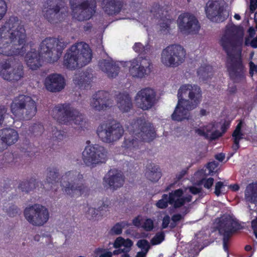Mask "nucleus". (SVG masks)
Here are the masks:
<instances>
[{
  "instance_id": "obj_61",
  "label": "nucleus",
  "mask_w": 257,
  "mask_h": 257,
  "mask_svg": "<svg viewBox=\"0 0 257 257\" xmlns=\"http://www.w3.org/2000/svg\"><path fill=\"white\" fill-rule=\"evenodd\" d=\"M229 126V123L227 122H224L222 124V125L221 126L220 130L221 131V133H222V135L224 134L227 130Z\"/></svg>"
},
{
  "instance_id": "obj_7",
  "label": "nucleus",
  "mask_w": 257,
  "mask_h": 257,
  "mask_svg": "<svg viewBox=\"0 0 257 257\" xmlns=\"http://www.w3.org/2000/svg\"><path fill=\"white\" fill-rule=\"evenodd\" d=\"M92 58V51L89 45L81 42L69 48L65 54L63 65L67 69L75 70L89 63Z\"/></svg>"
},
{
  "instance_id": "obj_1",
  "label": "nucleus",
  "mask_w": 257,
  "mask_h": 257,
  "mask_svg": "<svg viewBox=\"0 0 257 257\" xmlns=\"http://www.w3.org/2000/svg\"><path fill=\"white\" fill-rule=\"evenodd\" d=\"M58 176V170L55 167H49L44 184L37 182L35 178L32 177L29 180L20 182L18 188L22 192L26 193L33 191L37 187L44 189L46 191H56L59 184ZM84 182L83 175L80 172L72 170L62 176L60 184L67 195L72 197H78L82 195L88 194L89 191V188Z\"/></svg>"
},
{
  "instance_id": "obj_50",
  "label": "nucleus",
  "mask_w": 257,
  "mask_h": 257,
  "mask_svg": "<svg viewBox=\"0 0 257 257\" xmlns=\"http://www.w3.org/2000/svg\"><path fill=\"white\" fill-rule=\"evenodd\" d=\"M205 128H198L196 129L195 131L199 136L204 137L206 139H208V133L210 131Z\"/></svg>"
},
{
  "instance_id": "obj_17",
  "label": "nucleus",
  "mask_w": 257,
  "mask_h": 257,
  "mask_svg": "<svg viewBox=\"0 0 257 257\" xmlns=\"http://www.w3.org/2000/svg\"><path fill=\"white\" fill-rule=\"evenodd\" d=\"M61 5L57 0H47L45 3L43 15L51 24L60 23L68 15V11H64Z\"/></svg>"
},
{
  "instance_id": "obj_49",
  "label": "nucleus",
  "mask_w": 257,
  "mask_h": 257,
  "mask_svg": "<svg viewBox=\"0 0 257 257\" xmlns=\"http://www.w3.org/2000/svg\"><path fill=\"white\" fill-rule=\"evenodd\" d=\"M188 213V209L185 207V211L184 212L183 215L180 214H175L172 215L171 220L173 222H178L183 219L185 215Z\"/></svg>"
},
{
  "instance_id": "obj_48",
  "label": "nucleus",
  "mask_w": 257,
  "mask_h": 257,
  "mask_svg": "<svg viewBox=\"0 0 257 257\" xmlns=\"http://www.w3.org/2000/svg\"><path fill=\"white\" fill-rule=\"evenodd\" d=\"M7 11V5L5 0H0V20L5 16Z\"/></svg>"
},
{
  "instance_id": "obj_35",
  "label": "nucleus",
  "mask_w": 257,
  "mask_h": 257,
  "mask_svg": "<svg viewBox=\"0 0 257 257\" xmlns=\"http://www.w3.org/2000/svg\"><path fill=\"white\" fill-rule=\"evenodd\" d=\"M175 208H179L183 206L186 202H190L192 200V196L189 195L185 197H183V195L179 197H175Z\"/></svg>"
},
{
  "instance_id": "obj_34",
  "label": "nucleus",
  "mask_w": 257,
  "mask_h": 257,
  "mask_svg": "<svg viewBox=\"0 0 257 257\" xmlns=\"http://www.w3.org/2000/svg\"><path fill=\"white\" fill-rule=\"evenodd\" d=\"M110 205V202L106 198L105 201L102 202V205L99 206L97 209H96L95 208H89L88 213H90L91 215V218L93 219L98 215V212L102 210H106V209H107L109 208Z\"/></svg>"
},
{
  "instance_id": "obj_38",
  "label": "nucleus",
  "mask_w": 257,
  "mask_h": 257,
  "mask_svg": "<svg viewBox=\"0 0 257 257\" xmlns=\"http://www.w3.org/2000/svg\"><path fill=\"white\" fill-rule=\"evenodd\" d=\"M65 132L64 131L58 130L56 127H55L52 130V137L51 139L53 141L62 140L66 136Z\"/></svg>"
},
{
  "instance_id": "obj_54",
  "label": "nucleus",
  "mask_w": 257,
  "mask_h": 257,
  "mask_svg": "<svg viewBox=\"0 0 257 257\" xmlns=\"http://www.w3.org/2000/svg\"><path fill=\"white\" fill-rule=\"evenodd\" d=\"M7 112V109L5 106L0 105V125H1L3 122L4 119V116Z\"/></svg>"
},
{
  "instance_id": "obj_45",
  "label": "nucleus",
  "mask_w": 257,
  "mask_h": 257,
  "mask_svg": "<svg viewBox=\"0 0 257 257\" xmlns=\"http://www.w3.org/2000/svg\"><path fill=\"white\" fill-rule=\"evenodd\" d=\"M44 126L41 123H35L31 126V131L36 135L41 134L44 132Z\"/></svg>"
},
{
  "instance_id": "obj_3",
  "label": "nucleus",
  "mask_w": 257,
  "mask_h": 257,
  "mask_svg": "<svg viewBox=\"0 0 257 257\" xmlns=\"http://www.w3.org/2000/svg\"><path fill=\"white\" fill-rule=\"evenodd\" d=\"M26 30L17 17H10L0 28V54L23 56L26 51Z\"/></svg>"
},
{
  "instance_id": "obj_9",
  "label": "nucleus",
  "mask_w": 257,
  "mask_h": 257,
  "mask_svg": "<svg viewBox=\"0 0 257 257\" xmlns=\"http://www.w3.org/2000/svg\"><path fill=\"white\" fill-rule=\"evenodd\" d=\"M11 110L18 118L30 120L35 115L37 109L36 103L31 97L19 95L13 100Z\"/></svg>"
},
{
  "instance_id": "obj_40",
  "label": "nucleus",
  "mask_w": 257,
  "mask_h": 257,
  "mask_svg": "<svg viewBox=\"0 0 257 257\" xmlns=\"http://www.w3.org/2000/svg\"><path fill=\"white\" fill-rule=\"evenodd\" d=\"M137 246L142 249V251L148 252L151 248L149 241L146 239H140L137 243Z\"/></svg>"
},
{
  "instance_id": "obj_47",
  "label": "nucleus",
  "mask_w": 257,
  "mask_h": 257,
  "mask_svg": "<svg viewBox=\"0 0 257 257\" xmlns=\"http://www.w3.org/2000/svg\"><path fill=\"white\" fill-rule=\"evenodd\" d=\"M201 182L205 188L209 189L213 184L214 179L211 177L209 178H203Z\"/></svg>"
},
{
  "instance_id": "obj_51",
  "label": "nucleus",
  "mask_w": 257,
  "mask_h": 257,
  "mask_svg": "<svg viewBox=\"0 0 257 257\" xmlns=\"http://www.w3.org/2000/svg\"><path fill=\"white\" fill-rule=\"evenodd\" d=\"M250 76L252 77L254 73H257V65H255L253 62L250 61L249 63Z\"/></svg>"
},
{
  "instance_id": "obj_58",
  "label": "nucleus",
  "mask_w": 257,
  "mask_h": 257,
  "mask_svg": "<svg viewBox=\"0 0 257 257\" xmlns=\"http://www.w3.org/2000/svg\"><path fill=\"white\" fill-rule=\"evenodd\" d=\"M133 245V242L129 238L126 239H124L123 246L124 247V248L128 249L130 250L131 247Z\"/></svg>"
},
{
  "instance_id": "obj_46",
  "label": "nucleus",
  "mask_w": 257,
  "mask_h": 257,
  "mask_svg": "<svg viewBox=\"0 0 257 257\" xmlns=\"http://www.w3.org/2000/svg\"><path fill=\"white\" fill-rule=\"evenodd\" d=\"M225 185L221 181L217 182L215 185L214 194L217 196H219L222 193L223 189L224 188Z\"/></svg>"
},
{
  "instance_id": "obj_57",
  "label": "nucleus",
  "mask_w": 257,
  "mask_h": 257,
  "mask_svg": "<svg viewBox=\"0 0 257 257\" xmlns=\"http://www.w3.org/2000/svg\"><path fill=\"white\" fill-rule=\"evenodd\" d=\"M251 225L253 233L257 238V217L251 221Z\"/></svg>"
},
{
  "instance_id": "obj_32",
  "label": "nucleus",
  "mask_w": 257,
  "mask_h": 257,
  "mask_svg": "<svg viewBox=\"0 0 257 257\" xmlns=\"http://www.w3.org/2000/svg\"><path fill=\"white\" fill-rule=\"evenodd\" d=\"M245 199L251 203H257V182L249 184L245 190Z\"/></svg>"
},
{
  "instance_id": "obj_33",
  "label": "nucleus",
  "mask_w": 257,
  "mask_h": 257,
  "mask_svg": "<svg viewBox=\"0 0 257 257\" xmlns=\"http://www.w3.org/2000/svg\"><path fill=\"white\" fill-rule=\"evenodd\" d=\"M197 74L203 81H207L213 75V67L209 65H201L197 70Z\"/></svg>"
},
{
  "instance_id": "obj_4",
  "label": "nucleus",
  "mask_w": 257,
  "mask_h": 257,
  "mask_svg": "<svg viewBox=\"0 0 257 257\" xmlns=\"http://www.w3.org/2000/svg\"><path fill=\"white\" fill-rule=\"evenodd\" d=\"M67 43L61 38H46L41 43L40 53L35 49H31L26 55L27 65L32 70H37L42 66V58L40 53L44 54L48 62H57L62 55Z\"/></svg>"
},
{
  "instance_id": "obj_21",
  "label": "nucleus",
  "mask_w": 257,
  "mask_h": 257,
  "mask_svg": "<svg viewBox=\"0 0 257 257\" xmlns=\"http://www.w3.org/2000/svg\"><path fill=\"white\" fill-rule=\"evenodd\" d=\"M156 92L150 88H145L140 90L136 96L138 106L144 110L153 107L156 103Z\"/></svg>"
},
{
  "instance_id": "obj_63",
  "label": "nucleus",
  "mask_w": 257,
  "mask_h": 257,
  "mask_svg": "<svg viewBox=\"0 0 257 257\" xmlns=\"http://www.w3.org/2000/svg\"><path fill=\"white\" fill-rule=\"evenodd\" d=\"M250 45L253 48H257V36L251 41Z\"/></svg>"
},
{
  "instance_id": "obj_59",
  "label": "nucleus",
  "mask_w": 257,
  "mask_h": 257,
  "mask_svg": "<svg viewBox=\"0 0 257 257\" xmlns=\"http://www.w3.org/2000/svg\"><path fill=\"white\" fill-rule=\"evenodd\" d=\"M257 9V0H250L249 9L251 13H253Z\"/></svg>"
},
{
  "instance_id": "obj_20",
  "label": "nucleus",
  "mask_w": 257,
  "mask_h": 257,
  "mask_svg": "<svg viewBox=\"0 0 257 257\" xmlns=\"http://www.w3.org/2000/svg\"><path fill=\"white\" fill-rule=\"evenodd\" d=\"M11 61L12 58H10L0 63V76L5 80L9 81H17L23 77V67L19 65L10 70L12 65Z\"/></svg>"
},
{
  "instance_id": "obj_5",
  "label": "nucleus",
  "mask_w": 257,
  "mask_h": 257,
  "mask_svg": "<svg viewBox=\"0 0 257 257\" xmlns=\"http://www.w3.org/2000/svg\"><path fill=\"white\" fill-rule=\"evenodd\" d=\"M131 138H124L122 147L125 155L133 156L135 151L140 149L141 142H151L156 137L155 128L151 123L146 121L144 118L134 119L127 127Z\"/></svg>"
},
{
  "instance_id": "obj_56",
  "label": "nucleus",
  "mask_w": 257,
  "mask_h": 257,
  "mask_svg": "<svg viewBox=\"0 0 257 257\" xmlns=\"http://www.w3.org/2000/svg\"><path fill=\"white\" fill-rule=\"evenodd\" d=\"M123 238L121 237H117L114 242V247L116 248H119L121 246H123Z\"/></svg>"
},
{
  "instance_id": "obj_60",
  "label": "nucleus",
  "mask_w": 257,
  "mask_h": 257,
  "mask_svg": "<svg viewBox=\"0 0 257 257\" xmlns=\"http://www.w3.org/2000/svg\"><path fill=\"white\" fill-rule=\"evenodd\" d=\"M118 249H116L114 250H113V252L112 253L113 255H118L120 253H125L126 252H129L130 249H125V248H117Z\"/></svg>"
},
{
  "instance_id": "obj_29",
  "label": "nucleus",
  "mask_w": 257,
  "mask_h": 257,
  "mask_svg": "<svg viewBox=\"0 0 257 257\" xmlns=\"http://www.w3.org/2000/svg\"><path fill=\"white\" fill-rule=\"evenodd\" d=\"M0 137L6 147L16 143L19 139L18 132L12 128H5L0 130Z\"/></svg>"
},
{
  "instance_id": "obj_6",
  "label": "nucleus",
  "mask_w": 257,
  "mask_h": 257,
  "mask_svg": "<svg viewBox=\"0 0 257 257\" xmlns=\"http://www.w3.org/2000/svg\"><path fill=\"white\" fill-rule=\"evenodd\" d=\"M178 103L171 117L173 120L181 121L188 118L189 110L196 108L202 99V91L197 85H182L178 91Z\"/></svg>"
},
{
  "instance_id": "obj_55",
  "label": "nucleus",
  "mask_w": 257,
  "mask_h": 257,
  "mask_svg": "<svg viewBox=\"0 0 257 257\" xmlns=\"http://www.w3.org/2000/svg\"><path fill=\"white\" fill-rule=\"evenodd\" d=\"M222 136V133H221L219 131L216 130L213 132L210 136L209 137V139L211 140H215L216 139H218L219 137Z\"/></svg>"
},
{
  "instance_id": "obj_37",
  "label": "nucleus",
  "mask_w": 257,
  "mask_h": 257,
  "mask_svg": "<svg viewBox=\"0 0 257 257\" xmlns=\"http://www.w3.org/2000/svg\"><path fill=\"white\" fill-rule=\"evenodd\" d=\"M89 78L85 73H80L79 77H76L74 81L75 83L80 86H83L86 84H88V82H90L88 80Z\"/></svg>"
},
{
  "instance_id": "obj_12",
  "label": "nucleus",
  "mask_w": 257,
  "mask_h": 257,
  "mask_svg": "<svg viewBox=\"0 0 257 257\" xmlns=\"http://www.w3.org/2000/svg\"><path fill=\"white\" fill-rule=\"evenodd\" d=\"M186 54L185 49L181 45H170L163 50L161 61L165 66L176 67L184 62Z\"/></svg>"
},
{
  "instance_id": "obj_31",
  "label": "nucleus",
  "mask_w": 257,
  "mask_h": 257,
  "mask_svg": "<svg viewBox=\"0 0 257 257\" xmlns=\"http://www.w3.org/2000/svg\"><path fill=\"white\" fill-rule=\"evenodd\" d=\"M145 175L149 180L156 182L161 178L162 173L158 166L150 163L147 166Z\"/></svg>"
},
{
  "instance_id": "obj_14",
  "label": "nucleus",
  "mask_w": 257,
  "mask_h": 257,
  "mask_svg": "<svg viewBox=\"0 0 257 257\" xmlns=\"http://www.w3.org/2000/svg\"><path fill=\"white\" fill-rule=\"evenodd\" d=\"M106 158L107 151L103 147L98 145L87 146L82 152V159L84 164L91 168L105 163Z\"/></svg>"
},
{
  "instance_id": "obj_16",
  "label": "nucleus",
  "mask_w": 257,
  "mask_h": 257,
  "mask_svg": "<svg viewBox=\"0 0 257 257\" xmlns=\"http://www.w3.org/2000/svg\"><path fill=\"white\" fill-rule=\"evenodd\" d=\"M129 72L134 78L142 79L149 76L153 70L151 60L145 56H139L130 61Z\"/></svg>"
},
{
  "instance_id": "obj_43",
  "label": "nucleus",
  "mask_w": 257,
  "mask_h": 257,
  "mask_svg": "<svg viewBox=\"0 0 257 257\" xmlns=\"http://www.w3.org/2000/svg\"><path fill=\"white\" fill-rule=\"evenodd\" d=\"M218 166V163L215 161L209 162L206 166V168L208 170L207 175H213V173L215 172V170L217 168Z\"/></svg>"
},
{
  "instance_id": "obj_11",
  "label": "nucleus",
  "mask_w": 257,
  "mask_h": 257,
  "mask_svg": "<svg viewBox=\"0 0 257 257\" xmlns=\"http://www.w3.org/2000/svg\"><path fill=\"white\" fill-rule=\"evenodd\" d=\"M72 16L78 21L90 20L96 11V0H70Z\"/></svg>"
},
{
  "instance_id": "obj_8",
  "label": "nucleus",
  "mask_w": 257,
  "mask_h": 257,
  "mask_svg": "<svg viewBox=\"0 0 257 257\" xmlns=\"http://www.w3.org/2000/svg\"><path fill=\"white\" fill-rule=\"evenodd\" d=\"M52 116L59 124H82L84 116L77 109L72 107L70 103H59L52 110Z\"/></svg>"
},
{
  "instance_id": "obj_42",
  "label": "nucleus",
  "mask_w": 257,
  "mask_h": 257,
  "mask_svg": "<svg viewBox=\"0 0 257 257\" xmlns=\"http://www.w3.org/2000/svg\"><path fill=\"white\" fill-rule=\"evenodd\" d=\"M232 136L233 140V144L232 146V149L235 153L240 148L239 142L240 140H241L243 138V136L232 135Z\"/></svg>"
},
{
  "instance_id": "obj_36",
  "label": "nucleus",
  "mask_w": 257,
  "mask_h": 257,
  "mask_svg": "<svg viewBox=\"0 0 257 257\" xmlns=\"http://www.w3.org/2000/svg\"><path fill=\"white\" fill-rule=\"evenodd\" d=\"M133 50L139 55H145L149 51V46H144L141 43H135L133 46Z\"/></svg>"
},
{
  "instance_id": "obj_39",
  "label": "nucleus",
  "mask_w": 257,
  "mask_h": 257,
  "mask_svg": "<svg viewBox=\"0 0 257 257\" xmlns=\"http://www.w3.org/2000/svg\"><path fill=\"white\" fill-rule=\"evenodd\" d=\"M124 224L123 222L116 223L110 230L109 233L112 235H119L122 233Z\"/></svg>"
},
{
  "instance_id": "obj_27",
  "label": "nucleus",
  "mask_w": 257,
  "mask_h": 257,
  "mask_svg": "<svg viewBox=\"0 0 257 257\" xmlns=\"http://www.w3.org/2000/svg\"><path fill=\"white\" fill-rule=\"evenodd\" d=\"M183 195V191L181 189H176L169 193V195L164 194L162 196V199L156 203L157 207L160 209H165L168 206V203L173 205L175 208V197H179Z\"/></svg>"
},
{
  "instance_id": "obj_24",
  "label": "nucleus",
  "mask_w": 257,
  "mask_h": 257,
  "mask_svg": "<svg viewBox=\"0 0 257 257\" xmlns=\"http://www.w3.org/2000/svg\"><path fill=\"white\" fill-rule=\"evenodd\" d=\"M124 182V176L117 170H110L103 178L104 186L112 190H115L122 187Z\"/></svg>"
},
{
  "instance_id": "obj_62",
  "label": "nucleus",
  "mask_w": 257,
  "mask_h": 257,
  "mask_svg": "<svg viewBox=\"0 0 257 257\" xmlns=\"http://www.w3.org/2000/svg\"><path fill=\"white\" fill-rule=\"evenodd\" d=\"M215 158L220 162H222L225 159V154L222 153L217 154L215 156Z\"/></svg>"
},
{
  "instance_id": "obj_26",
  "label": "nucleus",
  "mask_w": 257,
  "mask_h": 257,
  "mask_svg": "<svg viewBox=\"0 0 257 257\" xmlns=\"http://www.w3.org/2000/svg\"><path fill=\"white\" fill-rule=\"evenodd\" d=\"M124 0H102L101 7L104 13L109 16H116L122 11Z\"/></svg>"
},
{
  "instance_id": "obj_53",
  "label": "nucleus",
  "mask_w": 257,
  "mask_h": 257,
  "mask_svg": "<svg viewBox=\"0 0 257 257\" xmlns=\"http://www.w3.org/2000/svg\"><path fill=\"white\" fill-rule=\"evenodd\" d=\"M170 222V217L168 215H166L163 219L162 223V228L163 229L167 228Z\"/></svg>"
},
{
  "instance_id": "obj_13",
  "label": "nucleus",
  "mask_w": 257,
  "mask_h": 257,
  "mask_svg": "<svg viewBox=\"0 0 257 257\" xmlns=\"http://www.w3.org/2000/svg\"><path fill=\"white\" fill-rule=\"evenodd\" d=\"M242 228L241 224L229 215L224 216L219 219L218 229L223 235V245L225 251L228 250V242L232 234Z\"/></svg>"
},
{
  "instance_id": "obj_19",
  "label": "nucleus",
  "mask_w": 257,
  "mask_h": 257,
  "mask_svg": "<svg viewBox=\"0 0 257 257\" xmlns=\"http://www.w3.org/2000/svg\"><path fill=\"white\" fill-rule=\"evenodd\" d=\"M177 23L179 31L183 34H197L200 29L197 19L189 13H184L180 15Z\"/></svg>"
},
{
  "instance_id": "obj_44",
  "label": "nucleus",
  "mask_w": 257,
  "mask_h": 257,
  "mask_svg": "<svg viewBox=\"0 0 257 257\" xmlns=\"http://www.w3.org/2000/svg\"><path fill=\"white\" fill-rule=\"evenodd\" d=\"M142 227L147 231H151L154 228V222L153 220L151 218L146 219Z\"/></svg>"
},
{
  "instance_id": "obj_2",
  "label": "nucleus",
  "mask_w": 257,
  "mask_h": 257,
  "mask_svg": "<svg viewBox=\"0 0 257 257\" xmlns=\"http://www.w3.org/2000/svg\"><path fill=\"white\" fill-rule=\"evenodd\" d=\"M243 36L240 29L232 26L226 27L220 40V44L227 56V68L229 76L234 82H239L244 78L241 57Z\"/></svg>"
},
{
  "instance_id": "obj_22",
  "label": "nucleus",
  "mask_w": 257,
  "mask_h": 257,
  "mask_svg": "<svg viewBox=\"0 0 257 257\" xmlns=\"http://www.w3.org/2000/svg\"><path fill=\"white\" fill-rule=\"evenodd\" d=\"M150 13L152 14L155 18L160 19L163 22L160 24L161 31L165 34L169 33L170 25L173 21V19L168 14V11L164 7H161L160 5L154 3L151 7Z\"/></svg>"
},
{
  "instance_id": "obj_23",
  "label": "nucleus",
  "mask_w": 257,
  "mask_h": 257,
  "mask_svg": "<svg viewBox=\"0 0 257 257\" xmlns=\"http://www.w3.org/2000/svg\"><path fill=\"white\" fill-rule=\"evenodd\" d=\"M44 85L46 89L50 92H60L65 86V80L62 75L53 73L46 78Z\"/></svg>"
},
{
  "instance_id": "obj_64",
  "label": "nucleus",
  "mask_w": 257,
  "mask_h": 257,
  "mask_svg": "<svg viewBox=\"0 0 257 257\" xmlns=\"http://www.w3.org/2000/svg\"><path fill=\"white\" fill-rule=\"evenodd\" d=\"M229 188L233 191H237L239 189V186L236 184H231L229 186Z\"/></svg>"
},
{
  "instance_id": "obj_30",
  "label": "nucleus",
  "mask_w": 257,
  "mask_h": 257,
  "mask_svg": "<svg viewBox=\"0 0 257 257\" xmlns=\"http://www.w3.org/2000/svg\"><path fill=\"white\" fill-rule=\"evenodd\" d=\"M117 105L121 111L126 112L133 107L132 99L127 93H120L117 96Z\"/></svg>"
},
{
  "instance_id": "obj_18",
  "label": "nucleus",
  "mask_w": 257,
  "mask_h": 257,
  "mask_svg": "<svg viewBox=\"0 0 257 257\" xmlns=\"http://www.w3.org/2000/svg\"><path fill=\"white\" fill-rule=\"evenodd\" d=\"M205 11L207 17L212 22H222L228 16L222 0H209L206 5Z\"/></svg>"
},
{
  "instance_id": "obj_41",
  "label": "nucleus",
  "mask_w": 257,
  "mask_h": 257,
  "mask_svg": "<svg viewBox=\"0 0 257 257\" xmlns=\"http://www.w3.org/2000/svg\"><path fill=\"white\" fill-rule=\"evenodd\" d=\"M165 239V234L163 232L157 233L152 238L151 241L153 245L160 244Z\"/></svg>"
},
{
  "instance_id": "obj_15",
  "label": "nucleus",
  "mask_w": 257,
  "mask_h": 257,
  "mask_svg": "<svg viewBox=\"0 0 257 257\" xmlns=\"http://www.w3.org/2000/svg\"><path fill=\"white\" fill-rule=\"evenodd\" d=\"M24 215L30 223L37 226L43 225L49 218L48 209L39 204H34L26 207L24 210Z\"/></svg>"
},
{
  "instance_id": "obj_25",
  "label": "nucleus",
  "mask_w": 257,
  "mask_h": 257,
  "mask_svg": "<svg viewBox=\"0 0 257 257\" xmlns=\"http://www.w3.org/2000/svg\"><path fill=\"white\" fill-rule=\"evenodd\" d=\"M112 104L111 100L109 97L108 92L99 90L95 93L93 96V99L91 102L92 108L98 111L106 109Z\"/></svg>"
},
{
  "instance_id": "obj_10",
  "label": "nucleus",
  "mask_w": 257,
  "mask_h": 257,
  "mask_svg": "<svg viewBox=\"0 0 257 257\" xmlns=\"http://www.w3.org/2000/svg\"><path fill=\"white\" fill-rule=\"evenodd\" d=\"M96 133L102 142L110 144L119 140L123 135L124 130L119 122L109 119L99 125Z\"/></svg>"
},
{
  "instance_id": "obj_28",
  "label": "nucleus",
  "mask_w": 257,
  "mask_h": 257,
  "mask_svg": "<svg viewBox=\"0 0 257 257\" xmlns=\"http://www.w3.org/2000/svg\"><path fill=\"white\" fill-rule=\"evenodd\" d=\"M98 66L108 77L114 78L118 74L120 68L112 60L103 59L99 62Z\"/></svg>"
},
{
  "instance_id": "obj_52",
  "label": "nucleus",
  "mask_w": 257,
  "mask_h": 257,
  "mask_svg": "<svg viewBox=\"0 0 257 257\" xmlns=\"http://www.w3.org/2000/svg\"><path fill=\"white\" fill-rule=\"evenodd\" d=\"M242 125V121H240L236 125L235 130H234L232 135L242 136L243 134L241 132V127Z\"/></svg>"
}]
</instances>
